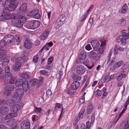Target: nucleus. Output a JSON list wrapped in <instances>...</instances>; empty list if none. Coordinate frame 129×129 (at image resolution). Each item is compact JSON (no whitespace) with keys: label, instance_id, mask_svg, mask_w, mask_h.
Here are the masks:
<instances>
[{"label":"nucleus","instance_id":"nucleus-11","mask_svg":"<svg viewBox=\"0 0 129 129\" xmlns=\"http://www.w3.org/2000/svg\"><path fill=\"white\" fill-rule=\"evenodd\" d=\"M5 20H8L10 19H16L18 16V14H7L4 15Z\"/></svg>","mask_w":129,"mask_h":129},{"label":"nucleus","instance_id":"nucleus-14","mask_svg":"<svg viewBox=\"0 0 129 129\" xmlns=\"http://www.w3.org/2000/svg\"><path fill=\"white\" fill-rule=\"evenodd\" d=\"M14 37L11 35H9L6 36L4 38V41L6 43H10L13 40Z\"/></svg>","mask_w":129,"mask_h":129},{"label":"nucleus","instance_id":"nucleus-50","mask_svg":"<svg viewBox=\"0 0 129 129\" xmlns=\"http://www.w3.org/2000/svg\"><path fill=\"white\" fill-rule=\"evenodd\" d=\"M15 38L17 41L19 42L21 40V37L20 35H16L15 36Z\"/></svg>","mask_w":129,"mask_h":129},{"label":"nucleus","instance_id":"nucleus-22","mask_svg":"<svg viewBox=\"0 0 129 129\" xmlns=\"http://www.w3.org/2000/svg\"><path fill=\"white\" fill-rule=\"evenodd\" d=\"M91 44L94 48H97L100 46V43L98 41L92 40L91 42Z\"/></svg>","mask_w":129,"mask_h":129},{"label":"nucleus","instance_id":"nucleus-2","mask_svg":"<svg viewBox=\"0 0 129 129\" xmlns=\"http://www.w3.org/2000/svg\"><path fill=\"white\" fill-rule=\"evenodd\" d=\"M24 93V91L22 88H18L16 89L14 96L12 98L11 101L14 103H17L20 101Z\"/></svg>","mask_w":129,"mask_h":129},{"label":"nucleus","instance_id":"nucleus-10","mask_svg":"<svg viewBox=\"0 0 129 129\" xmlns=\"http://www.w3.org/2000/svg\"><path fill=\"white\" fill-rule=\"evenodd\" d=\"M76 70L77 73L79 75L83 74L85 71L84 67L80 65L76 66Z\"/></svg>","mask_w":129,"mask_h":129},{"label":"nucleus","instance_id":"nucleus-41","mask_svg":"<svg viewBox=\"0 0 129 129\" xmlns=\"http://www.w3.org/2000/svg\"><path fill=\"white\" fill-rule=\"evenodd\" d=\"M30 82H31V84L32 85H35L37 84L38 82V80L37 79H35L32 80Z\"/></svg>","mask_w":129,"mask_h":129},{"label":"nucleus","instance_id":"nucleus-26","mask_svg":"<svg viewBox=\"0 0 129 129\" xmlns=\"http://www.w3.org/2000/svg\"><path fill=\"white\" fill-rule=\"evenodd\" d=\"M8 80V83L14 84L16 83V79L14 77H11L9 79H6Z\"/></svg>","mask_w":129,"mask_h":129},{"label":"nucleus","instance_id":"nucleus-21","mask_svg":"<svg viewBox=\"0 0 129 129\" xmlns=\"http://www.w3.org/2000/svg\"><path fill=\"white\" fill-rule=\"evenodd\" d=\"M80 83L77 81H73L71 85V88L74 90L77 89L79 86Z\"/></svg>","mask_w":129,"mask_h":129},{"label":"nucleus","instance_id":"nucleus-16","mask_svg":"<svg viewBox=\"0 0 129 129\" xmlns=\"http://www.w3.org/2000/svg\"><path fill=\"white\" fill-rule=\"evenodd\" d=\"M24 46L26 49H30L32 47V44L30 40L27 39L25 42Z\"/></svg>","mask_w":129,"mask_h":129},{"label":"nucleus","instance_id":"nucleus-39","mask_svg":"<svg viewBox=\"0 0 129 129\" xmlns=\"http://www.w3.org/2000/svg\"><path fill=\"white\" fill-rule=\"evenodd\" d=\"M123 38V37L122 34L121 35H120L116 38L115 40V41L117 42H121Z\"/></svg>","mask_w":129,"mask_h":129},{"label":"nucleus","instance_id":"nucleus-63","mask_svg":"<svg viewBox=\"0 0 129 129\" xmlns=\"http://www.w3.org/2000/svg\"><path fill=\"white\" fill-rule=\"evenodd\" d=\"M95 119V116L92 115L91 117V124L93 123Z\"/></svg>","mask_w":129,"mask_h":129},{"label":"nucleus","instance_id":"nucleus-40","mask_svg":"<svg viewBox=\"0 0 129 129\" xmlns=\"http://www.w3.org/2000/svg\"><path fill=\"white\" fill-rule=\"evenodd\" d=\"M39 59V56L38 54H37L35 56L33 57V61L35 63H36L37 62Z\"/></svg>","mask_w":129,"mask_h":129},{"label":"nucleus","instance_id":"nucleus-58","mask_svg":"<svg viewBox=\"0 0 129 129\" xmlns=\"http://www.w3.org/2000/svg\"><path fill=\"white\" fill-rule=\"evenodd\" d=\"M47 95L49 97L52 94V92L49 89L46 92Z\"/></svg>","mask_w":129,"mask_h":129},{"label":"nucleus","instance_id":"nucleus-55","mask_svg":"<svg viewBox=\"0 0 129 129\" xmlns=\"http://www.w3.org/2000/svg\"><path fill=\"white\" fill-rule=\"evenodd\" d=\"M85 49L89 51L92 49V48L89 44H87L85 47Z\"/></svg>","mask_w":129,"mask_h":129},{"label":"nucleus","instance_id":"nucleus-36","mask_svg":"<svg viewBox=\"0 0 129 129\" xmlns=\"http://www.w3.org/2000/svg\"><path fill=\"white\" fill-rule=\"evenodd\" d=\"M126 23V20L125 19L123 18L120 19L119 21V24L122 26H124Z\"/></svg>","mask_w":129,"mask_h":129},{"label":"nucleus","instance_id":"nucleus-23","mask_svg":"<svg viewBox=\"0 0 129 129\" xmlns=\"http://www.w3.org/2000/svg\"><path fill=\"white\" fill-rule=\"evenodd\" d=\"M128 33H127V31L125 30H124L121 31V34L123 36V37L127 39L129 38V26L128 28Z\"/></svg>","mask_w":129,"mask_h":129},{"label":"nucleus","instance_id":"nucleus-1","mask_svg":"<svg viewBox=\"0 0 129 129\" xmlns=\"http://www.w3.org/2000/svg\"><path fill=\"white\" fill-rule=\"evenodd\" d=\"M18 2L16 0H12L10 1L9 0L6 1L4 5V6L3 9L4 13L7 12V11H11L13 10L16 8L17 6Z\"/></svg>","mask_w":129,"mask_h":129},{"label":"nucleus","instance_id":"nucleus-3","mask_svg":"<svg viewBox=\"0 0 129 129\" xmlns=\"http://www.w3.org/2000/svg\"><path fill=\"white\" fill-rule=\"evenodd\" d=\"M12 60L13 62H15L13 66V70L15 71H18L21 66V64L20 62L21 60V58L19 57H17L16 55H15V56L13 57Z\"/></svg>","mask_w":129,"mask_h":129},{"label":"nucleus","instance_id":"nucleus-30","mask_svg":"<svg viewBox=\"0 0 129 129\" xmlns=\"http://www.w3.org/2000/svg\"><path fill=\"white\" fill-rule=\"evenodd\" d=\"M30 74L28 72L25 73H22L20 75V77L22 78H24L25 79H28L30 78Z\"/></svg>","mask_w":129,"mask_h":129},{"label":"nucleus","instance_id":"nucleus-5","mask_svg":"<svg viewBox=\"0 0 129 129\" xmlns=\"http://www.w3.org/2000/svg\"><path fill=\"white\" fill-rule=\"evenodd\" d=\"M4 84L5 86V93L6 95H9L11 94V92L14 89V86L8 83V80H5Z\"/></svg>","mask_w":129,"mask_h":129},{"label":"nucleus","instance_id":"nucleus-53","mask_svg":"<svg viewBox=\"0 0 129 129\" xmlns=\"http://www.w3.org/2000/svg\"><path fill=\"white\" fill-rule=\"evenodd\" d=\"M73 90H74L71 88H69L67 91V93L70 95H71L74 92V91Z\"/></svg>","mask_w":129,"mask_h":129},{"label":"nucleus","instance_id":"nucleus-24","mask_svg":"<svg viewBox=\"0 0 129 129\" xmlns=\"http://www.w3.org/2000/svg\"><path fill=\"white\" fill-rule=\"evenodd\" d=\"M17 115V113L16 112L10 113L5 117V119L6 120H7L13 117H15Z\"/></svg>","mask_w":129,"mask_h":129},{"label":"nucleus","instance_id":"nucleus-64","mask_svg":"<svg viewBox=\"0 0 129 129\" xmlns=\"http://www.w3.org/2000/svg\"><path fill=\"white\" fill-rule=\"evenodd\" d=\"M96 93L99 96H100L102 94L101 91L99 89H98L96 91Z\"/></svg>","mask_w":129,"mask_h":129},{"label":"nucleus","instance_id":"nucleus-37","mask_svg":"<svg viewBox=\"0 0 129 129\" xmlns=\"http://www.w3.org/2000/svg\"><path fill=\"white\" fill-rule=\"evenodd\" d=\"M66 20L65 16L64 15H61L59 17L57 20L60 21V22L63 23V22Z\"/></svg>","mask_w":129,"mask_h":129},{"label":"nucleus","instance_id":"nucleus-59","mask_svg":"<svg viewBox=\"0 0 129 129\" xmlns=\"http://www.w3.org/2000/svg\"><path fill=\"white\" fill-rule=\"evenodd\" d=\"M91 123L89 121H87L86 123V129H89L90 127Z\"/></svg>","mask_w":129,"mask_h":129},{"label":"nucleus","instance_id":"nucleus-33","mask_svg":"<svg viewBox=\"0 0 129 129\" xmlns=\"http://www.w3.org/2000/svg\"><path fill=\"white\" fill-rule=\"evenodd\" d=\"M5 58H1V59L2 60V61H0V62H2L3 65L5 66L8 64L10 60L9 59H5Z\"/></svg>","mask_w":129,"mask_h":129},{"label":"nucleus","instance_id":"nucleus-15","mask_svg":"<svg viewBox=\"0 0 129 129\" xmlns=\"http://www.w3.org/2000/svg\"><path fill=\"white\" fill-rule=\"evenodd\" d=\"M90 55L92 57V59L94 60H97L99 58V54H97L94 51H92L90 52Z\"/></svg>","mask_w":129,"mask_h":129},{"label":"nucleus","instance_id":"nucleus-62","mask_svg":"<svg viewBox=\"0 0 129 129\" xmlns=\"http://www.w3.org/2000/svg\"><path fill=\"white\" fill-rule=\"evenodd\" d=\"M43 126H41L39 127L38 124H36L34 127L33 129H42L43 128Z\"/></svg>","mask_w":129,"mask_h":129},{"label":"nucleus","instance_id":"nucleus-45","mask_svg":"<svg viewBox=\"0 0 129 129\" xmlns=\"http://www.w3.org/2000/svg\"><path fill=\"white\" fill-rule=\"evenodd\" d=\"M10 101V100H8L6 102L5 100L1 101H0V104L3 105L5 104H10V103L9 102Z\"/></svg>","mask_w":129,"mask_h":129},{"label":"nucleus","instance_id":"nucleus-9","mask_svg":"<svg viewBox=\"0 0 129 129\" xmlns=\"http://www.w3.org/2000/svg\"><path fill=\"white\" fill-rule=\"evenodd\" d=\"M9 111V109L7 107H3L1 108L0 110V121L3 119V115L7 113Z\"/></svg>","mask_w":129,"mask_h":129},{"label":"nucleus","instance_id":"nucleus-19","mask_svg":"<svg viewBox=\"0 0 129 129\" xmlns=\"http://www.w3.org/2000/svg\"><path fill=\"white\" fill-rule=\"evenodd\" d=\"M110 73H108L105 74L104 76L103 79H102V82L105 83L106 81L108 82L110 81Z\"/></svg>","mask_w":129,"mask_h":129},{"label":"nucleus","instance_id":"nucleus-57","mask_svg":"<svg viewBox=\"0 0 129 129\" xmlns=\"http://www.w3.org/2000/svg\"><path fill=\"white\" fill-rule=\"evenodd\" d=\"M85 101V96H83L79 100V103L80 104H81L84 102Z\"/></svg>","mask_w":129,"mask_h":129},{"label":"nucleus","instance_id":"nucleus-29","mask_svg":"<svg viewBox=\"0 0 129 129\" xmlns=\"http://www.w3.org/2000/svg\"><path fill=\"white\" fill-rule=\"evenodd\" d=\"M23 83V80L22 79H18L16 83V86L17 87H20L22 86Z\"/></svg>","mask_w":129,"mask_h":129},{"label":"nucleus","instance_id":"nucleus-44","mask_svg":"<svg viewBox=\"0 0 129 129\" xmlns=\"http://www.w3.org/2000/svg\"><path fill=\"white\" fill-rule=\"evenodd\" d=\"M85 111V110L84 109H81L80 112H79V118H82L83 117V114L84 111Z\"/></svg>","mask_w":129,"mask_h":129},{"label":"nucleus","instance_id":"nucleus-6","mask_svg":"<svg viewBox=\"0 0 129 129\" xmlns=\"http://www.w3.org/2000/svg\"><path fill=\"white\" fill-rule=\"evenodd\" d=\"M39 25V22L38 21L31 20L28 21L27 27L28 29H35L38 27Z\"/></svg>","mask_w":129,"mask_h":129},{"label":"nucleus","instance_id":"nucleus-48","mask_svg":"<svg viewBox=\"0 0 129 129\" xmlns=\"http://www.w3.org/2000/svg\"><path fill=\"white\" fill-rule=\"evenodd\" d=\"M86 54L85 53L80 54L79 55V58L81 60H83L85 59L86 58Z\"/></svg>","mask_w":129,"mask_h":129},{"label":"nucleus","instance_id":"nucleus-51","mask_svg":"<svg viewBox=\"0 0 129 129\" xmlns=\"http://www.w3.org/2000/svg\"><path fill=\"white\" fill-rule=\"evenodd\" d=\"M121 42V44L123 46H124L126 44V39L123 38Z\"/></svg>","mask_w":129,"mask_h":129},{"label":"nucleus","instance_id":"nucleus-60","mask_svg":"<svg viewBox=\"0 0 129 129\" xmlns=\"http://www.w3.org/2000/svg\"><path fill=\"white\" fill-rule=\"evenodd\" d=\"M58 20H57L56 23H55L54 25V27L56 29H58L60 26V25H59L58 24H57V23L58 22Z\"/></svg>","mask_w":129,"mask_h":129},{"label":"nucleus","instance_id":"nucleus-34","mask_svg":"<svg viewBox=\"0 0 129 129\" xmlns=\"http://www.w3.org/2000/svg\"><path fill=\"white\" fill-rule=\"evenodd\" d=\"M115 59L114 58L108 59L107 64L109 66H111L114 63Z\"/></svg>","mask_w":129,"mask_h":129},{"label":"nucleus","instance_id":"nucleus-52","mask_svg":"<svg viewBox=\"0 0 129 129\" xmlns=\"http://www.w3.org/2000/svg\"><path fill=\"white\" fill-rule=\"evenodd\" d=\"M35 12V11H34L31 12H29L27 14V16L29 17H32L33 16L34 17Z\"/></svg>","mask_w":129,"mask_h":129},{"label":"nucleus","instance_id":"nucleus-31","mask_svg":"<svg viewBox=\"0 0 129 129\" xmlns=\"http://www.w3.org/2000/svg\"><path fill=\"white\" fill-rule=\"evenodd\" d=\"M128 9V7L127 4H124L122 6L121 10V12L122 13H126Z\"/></svg>","mask_w":129,"mask_h":129},{"label":"nucleus","instance_id":"nucleus-28","mask_svg":"<svg viewBox=\"0 0 129 129\" xmlns=\"http://www.w3.org/2000/svg\"><path fill=\"white\" fill-rule=\"evenodd\" d=\"M5 71L6 73H5L6 76H7L8 77H10L11 76L12 74L10 72V68L8 66H7L5 67ZM4 74H5V73H4Z\"/></svg>","mask_w":129,"mask_h":129},{"label":"nucleus","instance_id":"nucleus-17","mask_svg":"<svg viewBox=\"0 0 129 129\" xmlns=\"http://www.w3.org/2000/svg\"><path fill=\"white\" fill-rule=\"evenodd\" d=\"M94 109V106L91 103L88 104L87 110L86 113L87 114H90Z\"/></svg>","mask_w":129,"mask_h":129},{"label":"nucleus","instance_id":"nucleus-47","mask_svg":"<svg viewBox=\"0 0 129 129\" xmlns=\"http://www.w3.org/2000/svg\"><path fill=\"white\" fill-rule=\"evenodd\" d=\"M40 73L41 74L46 76L48 75V72L45 70H41L40 71Z\"/></svg>","mask_w":129,"mask_h":129},{"label":"nucleus","instance_id":"nucleus-61","mask_svg":"<svg viewBox=\"0 0 129 129\" xmlns=\"http://www.w3.org/2000/svg\"><path fill=\"white\" fill-rule=\"evenodd\" d=\"M49 47L48 46H46V44L41 49V51H42L43 50H49Z\"/></svg>","mask_w":129,"mask_h":129},{"label":"nucleus","instance_id":"nucleus-56","mask_svg":"<svg viewBox=\"0 0 129 129\" xmlns=\"http://www.w3.org/2000/svg\"><path fill=\"white\" fill-rule=\"evenodd\" d=\"M53 61V58L52 56L50 57L49 58L48 60V64H51Z\"/></svg>","mask_w":129,"mask_h":129},{"label":"nucleus","instance_id":"nucleus-49","mask_svg":"<svg viewBox=\"0 0 129 129\" xmlns=\"http://www.w3.org/2000/svg\"><path fill=\"white\" fill-rule=\"evenodd\" d=\"M6 42L3 40L0 42V49L4 47L6 45Z\"/></svg>","mask_w":129,"mask_h":129},{"label":"nucleus","instance_id":"nucleus-13","mask_svg":"<svg viewBox=\"0 0 129 129\" xmlns=\"http://www.w3.org/2000/svg\"><path fill=\"white\" fill-rule=\"evenodd\" d=\"M20 127L21 129H29L30 124L28 122L24 121L21 123Z\"/></svg>","mask_w":129,"mask_h":129},{"label":"nucleus","instance_id":"nucleus-8","mask_svg":"<svg viewBox=\"0 0 129 129\" xmlns=\"http://www.w3.org/2000/svg\"><path fill=\"white\" fill-rule=\"evenodd\" d=\"M106 40L104 39H102L101 41V44L100 45V47L98 51V54H99L100 55L103 53L104 49L105 48L106 45Z\"/></svg>","mask_w":129,"mask_h":129},{"label":"nucleus","instance_id":"nucleus-18","mask_svg":"<svg viewBox=\"0 0 129 129\" xmlns=\"http://www.w3.org/2000/svg\"><path fill=\"white\" fill-rule=\"evenodd\" d=\"M49 34V31L48 30H46L44 31L40 36V39L42 40L45 39L48 37Z\"/></svg>","mask_w":129,"mask_h":129},{"label":"nucleus","instance_id":"nucleus-12","mask_svg":"<svg viewBox=\"0 0 129 129\" xmlns=\"http://www.w3.org/2000/svg\"><path fill=\"white\" fill-rule=\"evenodd\" d=\"M20 106L18 104L13 105L10 108V111L13 113H17L20 109Z\"/></svg>","mask_w":129,"mask_h":129},{"label":"nucleus","instance_id":"nucleus-46","mask_svg":"<svg viewBox=\"0 0 129 129\" xmlns=\"http://www.w3.org/2000/svg\"><path fill=\"white\" fill-rule=\"evenodd\" d=\"M40 14L38 13V11L36 10L35 11L34 17L35 18L38 19L40 17Z\"/></svg>","mask_w":129,"mask_h":129},{"label":"nucleus","instance_id":"nucleus-25","mask_svg":"<svg viewBox=\"0 0 129 129\" xmlns=\"http://www.w3.org/2000/svg\"><path fill=\"white\" fill-rule=\"evenodd\" d=\"M124 71H121L120 75L118 76L117 78V80L118 81H120L122 78L125 77V74L124 73Z\"/></svg>","mask_w":129,"mask_h":129},{"label":"nucleus","instance_id":"nucleus-54","mask_svg":"<svg viewBox=\"0 0 129 129\" xmlns=\"http://www.w3.org/2000/svg\"><path fill=\"white\" fill-rule=\"evenodd\" d=\"M61 107V104L58 103H56L55 108V110H58V109L60 108Z\"/></svg>","mask_w":129,"mask_h":129},{"label":"nucleus","instance_id":"nucleus-7","mask_svg":"<svg viewBox=\"0 0 129 129\" xmlns=\"http://www.w3.org/2000/svg\"><path fill=\"white\" fill-rule=\"evenodd\" d=\"M20 13L22 14L26 15L27 14V4L25 3L22 4L20 7Z\"/></svg>","mask_w":129,"mask_h":129},{"label":"nucleus","instance_id":"nucleus-20","mask_svg":"<svg viewBox=\"0 0 129 129\" xmlns=\"http://www.w3.org/2000/svg\"><path fill=\"white\" fill-rule=\"evenodd\" d=\"M123 62L121 61H119L115 63L113 65L112 69L113 70H115L116 68L121 66L123 64Z\"/></svg>","mask_w":129,"mask_h":129},{"label":"nucleus","instance_id":"nucleus-27","mask_svg":"<svg viewBox=\"0 0 129 129\" xmlns=\"http://www.w3.org/2000/svg\"><path fill=\"white\" fill-rule=\"evenodd\" d=\"M22 89H23L25 91H27L29 89L27 82V81L26 80H25L23 82L22 85Z\"/></svg>","mask_w":129,"mask_h":129},{"label":"nucleus","instance_id":"nucleus-42","mask_svg":"<svg viewBox=\"0 0 129 129\" xmlns=\"http://www.w3.org/2000/svg\"><path fill=\"white\" fill-rule=\"evenodd\" d=\"M124 112L125 111L122 110L121 112L119 114L118 116V117L117 116L116 117L115 120H116V122H117L119 120L120 118L124 114Z\"/></svg>","mask_w":129,"mask_h":129},{"label":"nucleus","instance_id":"nucleus-43","mask_svg":"<svg viewBox=\"0 0 129 129\" xmlns=\"http://www.w3.org/2000/svg\"><path fill=\"white\" fill-rule=\"evenodd\" d=\"M124 112L125 111L122 110L121 112L119 114L118 116V117L117 116L116 117L115 120H116V122H117L119 120L120 118L124 114Z\"/></svg>","mask_w":129,"mask_h":129},{"label":"nucleus","instance_id":"nucleus-32","mask_svg":"<svg viewBox=\"0 0 129 129\" xmlns=\"http://www.w3.org/2000/svg\"><path fill=\"white\" fill-rule=\"evenodd\" d=\"M6 52L5 50H0V56L1 58H6L7 56Z\"/></svg>","mask_w":129,"mask_h":129},{"label":"nucleus","instance_id":"nucleus-38","mask_svg":"<svg viewBox=\"0 0 129 129\" xmlns=\"http://www.w3.org/2000/svg\"><path fill=\"white\" fill-rule=\"evenodd\" d=\"M35 112L37 114L39 115L41 112V109L40 108L36 107L35 108Z\"/></svg>","mask_w":129,"mask_h":129},{"label":"nucleus","instance_id":"nucleus-4","mask_svg":"<svg viewBox=\"0 0 129 129\" xmlns=\"http://www.w3.org/2000/svg\"><path fill=\"white\" fill-rule=\"evenodd\" d=\"M18 17L16 19H14L15 25L18 27H21L22 26V23L25 22L26 20V18L18 14Z\"/></svg>","mask_w":129,"mask_h":129},{"label":"nucleus","instance_id":"nucleus-35","mask_svg":"<svg viewBox=\"0 0 129 129\" xmlns=\"http://www.w3.org/2000/svg\"><path fill=\"white\" fill-rule=\"evenodd\" d=\"M3 73L2 69L0 68V78L2 79H4L6 78V75Z\"/></svg>","mask_w":129,"mask_h":129}]
</instances>
